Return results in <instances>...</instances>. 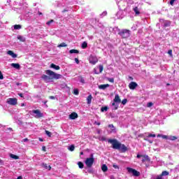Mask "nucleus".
<instances>
[{
  "label": "nucleus",
  "mask_w": 179,
  "mask_h": 179,
  "mask_svg": "<svg viewBox=\"0 0 179 179\" xmlns=\"http://www.w3.org/2000/svg\"><path fill=\"white\" fill-rule=\"evenodd\" d=\"M22 142H29V138H24Z\"/></svg>",
  "instance_id": "obj_62"
},
{
  "label": "nucleus",
  "mask_w": 179,
  "mask_h": 179,
  "mask_svg": "<svg viewBox=\"0 0 179 179\" xmlns=\"http://www.w3.org/2000/svg\"><path fill=\"white\" fill-rule=\"evenodd\" d=\"M101 170L103 171V173H106L108 170V167H107V165L103 164L101 166Z\"/></svg>",
  "instance_id": "obj_30"
},
{
  "label": "nucleus",
  "mask_w": 179,
  "mask_h": 179,
  "mask_svg": "<svg viewBox=\"0 0 179 179\" xmlns=\"http://www.w3.org/2000/svg\"><path fill=\"white\" fill-rule=\"evenodd\" d=\"M12 30H20L22 29V24H15L11 27Z\"/></svg>",
  "instance_id": "obj_25"
},
{
  "label": "nucleus",
  "mask_w": 179,
  "mask_h": 179,
  "mask_svg": "<svg viewBox=\"0 0 179 179\" xmlns=\"http://www.w3.org/2000/svg\"><path fill=\"white\" fill-rule=\"evenodd\" d=\"M155 179H164L162 176H157Z\"/></svg>",
  "instance_id": "obj_61"
},
{
  "label": "nucleus",
  "mask_w": 179,
  "mask_h": 179,
  "mask_svg": "<svg viewBox=\"0 0 179 179\" xmlns=\"http://www.w3.org/2000/svg\"><path fill=\"white\" fill-rule=\"evenodd\" d=\"M99 62V59L94 56H91L90 57V64H92V65H96Z\"/></svg>",
  "instance_id": "obj_15"
},
{
  "label": "nucleus",
  "mask_w": 179,
  "mask_h": 179,
  "mask_svg": "<svg viewBox=\"0 0 179 179\" xmlns=\"http://www.w3.org/2000/svg\"><path fill=\"white\" fill-rule=\"evenodd\" d=\"M7 103L10 104V106H16L17 104V99L10 98L7 100Z\"/></svg>",
  "instance_id": "obj_12"
},
{
  "label": "nucleus",
  "mask_w": 179,
  "mask_h": 179,
  "mask_svg": "<svg viewBox=\"0 0 179 179\" xmlns=\"http://www.w3.org/2000/svg\"><path fill=\"white\" fill-rule=\"evenodd\" d=\"M49 98L50 99V100H55V96H49Z\"/></svg>",
  "instance_id": "obj_58"
},
{
  "label": "nucleus",
  "mask_w": 179,
  "mask_h": 179,
  "mask_svg": "<svg viewBox=\"0 0 179 179\" xmlns=\"http://www.w3.org/2000/svg\"><path fill=\"white\" fill-rule=\"evenodd\" d=\"M176 171H179V164L175 168Z\"/></svg>",
  "instance_id": "obj_59"
},
{
  "label": "nucleus",
  "mask_w": 179,
  "mask_h": 179,
  "mask_svg": "<svg viewBox=\"0 0 179 179\" xmlns=\"http://www.w3.org/2000/svg\"><path fill=\"white\" fill-rule=\"evenodd\" d=\"M129 87L130 90H135V89H136V87H138V83H136L135 82H131L129 84Z\"/></svg>",
  "instance_id": "obj_13"
},
{
  "label": "nucleus",
  "mask_w": 179,
  "mask_h": 179,
  "mask_svg": "<svg viewBox=\"0 0 179 179\" xmlns=\"http://www.w3.org/2000/svg\"><path fill=\"white\" fill-rule=\"evenodd\" d=\"M168 54H169V55H173V50H169Z\"/></svg>",
  "instance_id": "obj_57"
},
{
  "label": "nucleus",
  "mask_w": 179,
  "mask_h": 179,
  "mask_svg": "<svg viewBox=\"0 0 179 179\" xmlns=\"http://www.w3.org/2000/svg\"><path fill=\"white\" fill-rule=\"evenodd\" d=\"M142 157L141 162L142 163H145V162H150V158H149L148 155H137V159H141Z\"/></svg>",
  "instance_id": "obj_10"
},
{
  "label": "nucleus",
  "mask_w": 179,
  "mask_h": 179,
  "mask_svg": "<svg viewBox=\"0 0 179 179\" xmlns=\"http://www.w3.org/2000/svg\"><path fill=\"white\" fill-rule=\"evenodd\" d=\"M17 39L19 40V41H21V43H24L26 41V38L22 35H18Z\"/></svg>",
  "instance_id": "obj_24"
},
{
  "label": "nucleus",
  "mask_w": 179,
  "mask_h": 179,
  "mask_svg": "<svg viewBox=\"0 0 179 179\" xmlns=\"http://www.w3.org/2000/svg\"><path fill=\"white\" fill-rule=\"evenodd\" d=\"M45 74H43L41 78L45 80V82H50L52 79H62V75L57 73L51 70H46ZM48 75V76H47Z\"/></svg>",
  "instance_id": "obj_4"
},
{
  "label": "nucleus",
  "mask_w": 179,
  "mask_h": 179,
  "mask_svg": "<svg viewBox=\"0 0 179 179\" xmlns=\"http://www.w3.org/2000/svg\"><path fill=\"white\" fill-rule=\"evenodd\" d=\"M101 124V123L99 122H94V125H100Z\"/></svg>",
  "instance_id": "obj_56"
},
{
  "label": "nucleus",
  "mask_w": 179,
  "mask_h": 179,
  "mask_svg": "<svg viewBox=\"0 0 179 179\" xmlns=\"http://www.w3.org/2000/svg\"><path fill=\"white\" fill-rule=\"evenodd\" d=\"M146 135L148 136L144 138V141H147V142H149V143H153V140H150L149 138H156V134L147 133Z\"/></svg>",
  "instance_id": "obj_11"
},
{
  "label": "nucleus",
  "mask_w": 179,
  "mask_h": 179,
  "mask_svg": "<svg viewBox=\"0 0 179 179\" xmlns=\"http://www.w3.org/2000/svg\"><path fill=\"white\" fill-rule=\"evenodd\" d=\"M50 68H52V69H55V71H59L61 69V67H59V66L52 63L50 66Z\"/></svg>",
  "instance_id": "obj_21"
},
{
  "label": "nucleus",
  "mask_w": 179,
  "mask_h": 179,
  "mask_svg": "<svg viewBox=\"0 0 179 179\" xmlns=\"http://www.w3.org/2000/svg\"><path fill=\"white\" fill-rule=\"evenodd\" d=\"M99 16L101 18L104 17V16H107V11H103Z\"/></svg>",
  "instance_id": "obj_44"
},
{
  "label": "nucleus",
  "mask_w": 179,
  "mask_h": 179,
  "mask_svg": "<svg viewBox=\"0 0 179 179\" xmlns=\"http://www.w3.org/2000/svg\"><path fill=\"white\" fill-rule=\"evenodd\" d=\"M121 3H124V1L117 3V6L120 10L116 14V17H117V19H122V17H124V15H122V10H125V8H121Z\"/></svg>",
  "instance_id": "obj_7"
},
{
  "label": "nucleus",
  "mask_w": 179,
  "mask_h": 179,
  "mask_svg": "<svg viewBox=\"0 0 179 179\" xmlns=\"http://www.w3.org/2000/svg\"><path fill=\"white\" fill-rule=\"evenodd\" d=\"M101 141H105L106 142H107V139L105 137H101Z\"/></svg>",
  "instance_id": "obj_60"
},
{
  "label": "nucleus",
  "mask_w": 179,
  "mask_h": 179,
  "mask_svg": "<svg viewBox=\"0 0 179 179\" xmlns=\"http://www.w3.org/2000/svg\"><path fill=\"white\" fill-rule=\"evenodd\" d=\"M103 65H99V67L94 69V72L96 74L101 73L103 72Z\"/></svg>",
  "instance_id": "obj_14"
},
{
  "label": "nucleus",
  "mask_w": 179,
  "mask_h": 179,
  "mask_svg": "<svg viewBox=\"0 0 179 179\" xmlns=\"http://www.w3.org/2000/svg\"><path fill=\"white\" fill-rule=\"evenodd\" d=\"M161 138H162V139H166L168 141L169 136H166V135L162 134Z\"/></svg>",
  "instance_id": "obj_48"
},
{
  "label": "nucleus",
  "mask_w": 179,
  "mask_h": 179,
  "mask_svg": "<svg viewBox=\"0 0 179 179\" xmlns=\"http://www.w3.org/2000/svg\"><path fill=\"white\" fill-rule=\"evenodd\" d=\"M18 96H20V97H21V98H23V97H24L22 93H19V94H18Z\"/></svg>",
  "instance_id": "obj_63"
},
{
  "label": "nucleus",
  "mask_w": 179,
  "mask_h": 179,
  "mask_svg": "<svg viewBox=\"0 0 179 179\" xmlns=\"http://www.w3.org/2000/svg\"><path fill=\"white\" fill-rule=\"evenodd\" d=\"M41 166L44 167V169H46V170L48 169H49V170H51V166H48L47 164H45L44 162L41 164Z\"/></svg>",
  "instance_id": "obj_29"
},
{
  "label": "nucleus",
  "mask_w": 179,
  "mask_h": 179,
  "mask_svg": "<svg viewBox=\"0 0 179 179\" xmlns=\"http://www.w3.org/2000/svg\"><path fill=\"white\" fill-rule=\"evenodd\" d=\"M177 139L176 136H168V141H176Z\"/></svg>",
  "instance_id": "obj_36"
},
{
  "label": "nucleus",
  "mask_w": 179,
  "mask_h": 179,
  "mask_svg": "<svg viewBox=\"0 0 179 179\" xmlns=\"http://www.w3.org/2000/svg\"><path fill=\"white\" fill-rule=\"evenodd\" d=\"M73 94H75L76 96H78V94H79V90H78V89H74L73 90Z\"/></svg>",
  "instance_id": "obj_43"
},
{
  "label": "nucleus",
  "mask_w": 179,
  "mask_h": 179,
  "mask_svg": "<svg viewBox=\"0 0 179 179\" xmlns=\"http://www.w3.org/2000/svg\"><path fill=\"white\" fill-rule=\"evenodd\" d=\"M127 170L129 174H132V176L134 177H139V176H141V172L136 171V169L127 167Z\"/></svg>",
  "instance_id": "obj_8"
},
{
  "label": "nucleus",
  "mask_w": 179,
  "mask_h": 179,
  "mask_svg": "<svg viewBox=\"0 0 179 179\" xmlns=\"http://www.w3.org/2000/svg\"><path fill=\"white\" fill-rule=\"evenodd\" d=\"M0 80H3V74L1 71H0Z\"/></svg>",
  "instance_id": "obj_51"
},
{
  "label": "nucleus",
  "mask_w": 179,
  "mask_h": 179,
  "mask_svg": "<svg viewBox=\"0 0 179 179\" xmlns=\"http://www.w3.org/2000/svg\"><path fill=\"white\" fill-rule=\"evenodd\" d=\"M45 135H47L49 138H51V136H52V133H51V131L45 130Z\"/></svg>",
  "instance_id": "obj_42"
},
{
  "label": "nucleus",
  "mask_w": 179,
  "mask_h": 179,
  "mask_svg": "<svg viewBox=\"0 0 179 179\" xmlns=\"http://www.w3.org/2000/svg\"><path fill=\"white\" fill-rule=\"evenodd\" d=\"M52 23H54V20H50V21H48L47 22H46V24L48 25V26H51V24Z\"/></svg>",
  "instance_id": "obj_45"
},
{
  "label": "nucleus",
  "mask_w": 179,
  "mask_h": 179,
  "mask_svg": "<svg viewBox=\"0 0 179 179\" xmlns=\"http://www.w3.org/2000/svg\"><path fill=\"white\" fill-rule=\"evenodd\" d=\"M118 34L121 36L122 38H128L131 36V31L128 29H122Z\"/></svg>",
  "instance_id": "obj_6"
},
{
  "label": "nucleus",
  "mask_w": 179,
  "mask_h": 179,
  "mask_svg": "<svg viewBox=\"0 0 179 179\" xmlns=\"http://www.w3.org/2000/svg\"><path fill=\"white\" fill-rule=\"evenodd\" d=\"M76 3H79L78 0H65L62 1H56L55 3V6L57 8H65L63 10H62V13H65V12H69V10H72V7L69 6L71 5H76Z\"/></svg>",
  "instance_id": "obj_1"
},
{
  "label": "nucleus",
  "mask_w": 179,
  "mask_h": 179,
  "mask_svg": "<svg viewBox=\"0 0 179 179\" xmlns=\"http://www.w3.org/2000/svg\"><path fill=\"white\" fill-rule=\"evenodd\" d=\"M159 22L161 23L162 27L166 29V27H170L171 26V21L166 20L164 19H159Z\"/></svg>",
  "instance_id": "obj_9"
},
{
  "label": "nucleus",
  "mask_w": 179,
  "mask_h": 179,
  "mask_svg": "<svg viewBox=\"0 0 179 179\" xmlns=\"http://www.w3.org/2000/svg\"><path fill=\"white\" fill-rule=\"evenodd\" d=\"M74 61H75V62L77 63V64H79V62H79V59H78V58H76V57L74 59Z\"/></svg>",
  "instance_id": "obj_55"
},
{
  "label": "nucleus",
  "mask_w": 179,
  "mask_h": 179,
  "mask_svg": "<svg viewBox=\"0 0 179 179\" xmlns=\"http://www.w3.org/2000/svg\"><path fill=\"white\" fill-rule=\"evenodd\" d=\"M69 54H79V50L76 49H71L69 50Z\"/></svg>",
  "instance_id": "obj_32"
},
{
  "label": "nucleus",
  "mask_w": 179,
  "mask_h": 179,
  "mask_svg": "<svg viewBox=\"0 0 179 179\" xmlns=\"http://www.w3.org/2000/svg\"><path fill=\"white\" fill-rule=\"evenodd\" d=\"M42 150H43V152H47V148H45V145H43V146L42 147Z\"/></svg>",
  "instance_id": "obj_54"
},
{
  "label": "nucleus",
  "mask_w": 179,
  "mask_h": 179,
  "mask_svg": "<svg viewBox=\"0 0 179 179\" xmlns=\"http://www.w3.org/2000/svg\"><path fill=\"white\" fill-rule=\"evenodd\" d=\"M29 114L36 119L43 118L44 117V113H41V110L38 109L30 110Z\"/></svg>",
  "instance_id": "obj_5"
},
{
  "label": "nucleus",
  "mask_w": 179,
  "mask_h": 179,
  "mask_svg": "<svg viewBox=\"0 0 179 179\" xmlns=\"http://www.w3.org/2000/svg\"><path fill=\"white\" fill-rule=\"evenodd\" d=\"M20 8H14L13 10L15 12H17V13H20V15H22V17L23 19H25V20H29L30 17L32 16L33 13L29 10V8L26 6H22V3H20Z\"/></svg>",
  "instance_id": "obj_2"
},
{
  "label": "nucleus",
  "mask_w": 179,
  "mask_h": 179,
  "mask_svg": "<svg viewBox=\"0 0 179 179\" xmlns=\"http://www.w3.org/2000/svg\"><path fill=\"white\" fill-rule=\"evenodd\" d=\"M108 110V106H103L101 108V113H105Z\"/></svg>",
  "instance_id": "obj_40"
},
{
  "label": "nucleus",
  "mask_w": 179,
  "mask_h": 179,
  "mask_svg": "<svg viewBox=\"0 0 179 179\" xmlns=\"http://www.w3.org/2000/svg\"><path fill=\"white\" fill-rule=\"evenodd\" d=\"M10 66L14 68V69H17V71H20V64L19 63H11Z\"/></svg>",
  "instance_id": "obj_18"
},
{
  "label": "nucleus",
  "mask_w": 179,
  "mask_h": 179,
  "mask_svg": "<svg viewBox=\"0 0 179 179\" xmlns=\"http://www.w3.org/2000/svg\"><path fill=\"white\" fill-rule=\"evenodd\" d=\"M110 83H114V79L113 78H108L107 79Z\"/></svg>",
  "instance_id": "obj_50"
},
{
  "label": "nucleus",
  "mask_w": 179,
  "mask_h": 179,
  "mask_svg": "<svg viewBox=\"0 0 179 179\" xmlns=\"http://www.w3.org/2000/svg\"><path fill=\"white\" fill-rule=\"evenodd\" d=\"M17 179H23V177H22L21 176H18V177L17 178Z\"/></svg>",
  "instance_id": "obj_64"
},
{
  "label": "nucleus",
  "mask_w": 179,
  "mask_h": 179,
  "mask_svg": "<svg viewBox=\"0 0 179 179\" xmlns=\"http://www.w3.org/2000/svg\"><path fill=\"white\" fill-rule=\"evenodd\" d=\"M68 150L70 152H73L75 150V145L72 144L68 147Z\"/></svg>",
  "instance_id": "obj_33"
},
{
  "label": "nucleus",
  "mask_w": 179,
  "mask_h": 179,
  "mask_svg": "<svg viewBox=\"0 0 179 179\" xmlns=\"http://www.w3.org/2000/svg\"><path fill=\"white\" fill-rule=\"evenodd\" d=\"M5 164V162H3V160L0 159V166H3Z\"/></svg>",
  "instance_id": "obj_53"
},
{
  "label": "nucleus",
  "mask_w": 179,
  "mask_h": 179,
  "mask_svg": "<svg viewBox=\"0 0 179 179\" xmlns=\"http://www.w3.org/2000/svg\"><path fill=\"white\" fill-rule=\"evenodd\" d=\"M133 10L135 13L136 16H139V15H141V10L138 7H135Z\"/></svg>",
  "instance_id": "obj_26"
},
{
  "label": "nucleus",
  "mask_w": 179,
  "mask_h": 179,
  "mask_svg": "<svg viewBox=\"0 0 179 179\" xmlns=\"http://www.w3.org/2000/svg\"><path fill=\"white\" fill-rule=\"evenodd\" d=\"M83 173H85V174L90 173V167L89 166L85 167L83 170Z\"/></svg>",
  "instance_id": "obj_28"
},
{
  "label": "nucleus",
  "mask_w": 179,
  "mask_h": 179,
  "mask_svg": "<svg viewBox=\"0 0 179 179\" xmlns=\"http://www.w3.org/2000/svg\"><path fill=\"white\" fill-rule=\"evenodd\" d=\"M81 48H83V50H85V48H87V42L84 41L81 45Z\"/></svg>",
  "instance_id": "obj_37"
},
{
  "label": "nucleus",
  "mask_w": 179,
  "mask_h": 179,
  "mask_svg": "<svg viewBox=\"0 0 179 179\" xmlns=\"http://www.w3.org/2000/svg\"><path fill=\"white\" fill-rule=\"evenodd\" d=\"M77 164H78L79 169H83L85 167V164H83V162H78L77 163Z\"/></svg>",
  "instance_id": "obj_38"
},
{
  "label": "nucleus",
  "mask_w": 179,
  "mask_h": 179,
  "mask_svg": "<svg viewBox=\"0 0 179 179\" xmlns=\"http://www.w3.org/2000/svg\"><path fill=\"white\" fill-rule=\"evenodd\" d=\"M120 103H117V102H113L112 103V106L114 107V110H118V106Z\"/></svg>",
  "instance_id": "obj_34"
},
{
  "label": "nucleus",
  "mask_w": 179,
  "mask_h": 179,
  "mask_svg": "<svg viewBox=\"0 0 179 179\" xmlns=\"http://www.w3.org/2000/svg\"><path fill=\"white\" fill-rule=\"evenodd\" d=\"M152 106H153V103H152V102L147 103V107H152Z\"/></svg>",
  "instance_id": "obj_52"
},
{
  "label": "nucleus",
  "mask_w": 179,
  "mask_h": 179,
  "mask_svg": "<svg viewBox=\"0 0 179 179\" xmlns=\"http://www.w3.org/2000/svg\"><path fill=\"white\" fill-rule=\"evenodd\" d=\"M57 47H58V48H61L62 47H68V45L66 43H65L64 42H63V43L59 44L57 45Z\"/></svg>",
  "instance_id": "obj_39"
},
{
  "label": "nucleus",
  "mask_w": 179,
  "mask_h": 179,
  "mask_svg": "<svg viewBox=\"0 0 179 179\" xmlns=\"http://www.w3.org/2000/svg\"><path fill=\"white\" fill-rule=\"evenodd\" d=\"M113 101L115 103H117V104H120V103H121V99H120V95L115 94Z\"/></svg>",
  "instance_id": "obj_22"
},
{
  "label": "nucleus",
  "mask_w": 179,
  "mask_h": 179,
  "mask_svg": "<svg viewBox=\"0 0 179 179\" xmlns=\"http://www.w3.org/2000/svg\"><path fill=\"white\" fill-rule=\"evenodd\" d=\"M107 87H110V85L105 84V85H99V89H100L101 90H106V89H107Z\"/></svg>",
  "instance_id": "obj_23"
},
{
  "label": "nucleus",
  "mask_w": 179,
  "mask_h": 179,
  "mask_svg": "<svg viewBox=\"0 0 179 179\" xmlns=\"http://www.w3.org/2000/svg\"><path fill=\"white\" fill-rule=\"evenodd\" d=\"M78 117H79V115L76 112H73L69 115V120H76Z\"/></svg>",
  "instance_id": "obj_16"
},
{
  "label": "nucleus",
  "mask_w": 179,
  "mask_h": 179,
  "mask_svg": "<svg viewBox=\"0 0 179 179\" xmlns=\"http://www.w3.org/2000/svg\"><path fill=\"white\" fill-rule=\"evenodd\" d=\"M91 20H92V24L94 26H99V27H101V24L99 23V20H97L96 18H92Z\"/></svg>",
  "instance_id": "obj_17"
},
{
  "label": "nucleus",
  "mask_w": 179,
  "mask_h": 179,
  "mask_svg": "<svg viewBox=\"0 0 179 179\" xmlns=\"http://www.w3.org/2000/svg\"><path fill=\"white\" fill-rule=\"evenodd\" d=\"M178 0H171L169 3L171 6H174V2H177Z\"/></svg>",
  "instance_id": "obj_47"
},
{
  "label": "nucleus",
  "mask_w": 179,
  "mask_h": 179,
  "mask_svg": "<svg viewBox=\"0 0 179 179\" xmlns=\"http://www.w3.org/2000/svg\"><path fill=\"white\" fill-rule=\"evenodd\" d=\"M169 171H162V174L159 175V176H162V177L163 178V177H164L166 176H169Z\"/></svg>",
  "instance_id": "obj_41"
},
{
  "label": "nucleus",
  "mask_w": 179,
  "mask_h": 179,
  "mask_svg": "<svg viewBox=\"0 0 179 179\" xmlns=\"http://www.w3.org/2000/svg\"><path fill=\"white\" fill-rule=\"evenodd\" d=\"M127 102H128V99H124L122 101V104H123V106H125V104H127Z\"/></svg>",
  "instance_id": "obj_46"
},
{
  "label": "nucleus",
  "mask_w": 179,
  "mask_h": 179,
  "mask_svg": "<svg viewBox=\"0 0 179 179\" xmlns=\"http://www.w3.org/2000/svg\"><path fill=\"white\" fill-rule=\"evenodd\" d=\"M108 128H110V134L117 133V129H115V127H114V124H109Z\"/></svg>",
  "instance_id": "obj_20"
},
{
  "label": "nucleus",
  "mask_w": 179,
  "mask_h": 179,
  "mask_svg": "<svg viewBox=\"0 0 179 179\" xmlns=\"http://www.w3.org/2000/svg\"><path fill=\"white\" fill-rule=\"evenodd\" d=\"M94 163V158L93 157V154H91L90 155V166L91 167Z\"/></svg>",
  "instance_id": "obj_35"
},
{
  "label": "nucleus",
  "mask_w": 179,
  "mask_h": 179,
  "mask_svg": "<svg viewBox=\"0 0 179 179\" xmlns=\"http://www.w3.org/2000/svg\"><path fill=\"white\" fill-rule=\"evenodd\" d=\"M9 157L11 158V159H13L14 160H19L20 157L19 156L15 155V154H10L9 155Z\"/></svg>",
  "instance_id": "obj_27"
},
{
  "label": "nucleus",
  "mask_w": 179,
  "mask_h": 179,
  "mask_svg": "<svg viewBox=\"0 0 179 179\" xmlns=\"http://www.w3.org/2000/svg\"><path fill=\"white\" fill-rule=\"evenodd\" d=\"M108 143H111L113 149L119 150L122 153H125L128 150V148L124 145L119 142L117 139H108Z\"/></svg>",
  "instance_id": "obj_3"
},
{
  "label": "nucleus",
  "mask_w": 179,
  "mask_h": 179,
  "mask_svg": "<svg viewBox=\"0 0 179 179\" xmlns=\"http://www.w3.org/2000/svg\"><path fill=\"white\" fill-rule=\"evenodd\" d=\"M87 167H90V157H87L85 162Z\"/></svg>",
  "instance_id": "obj_31"
},
{
  "label": "nucleus",
  "mask_w": 179,
  "mask_h": 179,
  "mask_svg": "<svg viewBox=\"0 0 179 179\" xmlns=\"http://www.w3.org/2000/svg\"><path fill=\"white\" fill-rule=\"evenodd\" d=\"M87 104H90V94L87 97Z\"/></svg>",
  "instance_id": "obj_49"
},
{
  "label": "nucleus",
  "mask_w": 179,
  "mask_h": 179,
  "mask_svg": "<svg viewBox=\"0 0 179 179\" xmlns=\"http://www.w3.org/2000/svg\"><path fill=\"white\" fill-rule=\"evenodd\" d=\"M7 54L8 55H10V57H12V58H17V54L14 53V52L12 50L7 51Z\"/></svg>",
  "instance_id": "obj_19"
}]
</instances>
